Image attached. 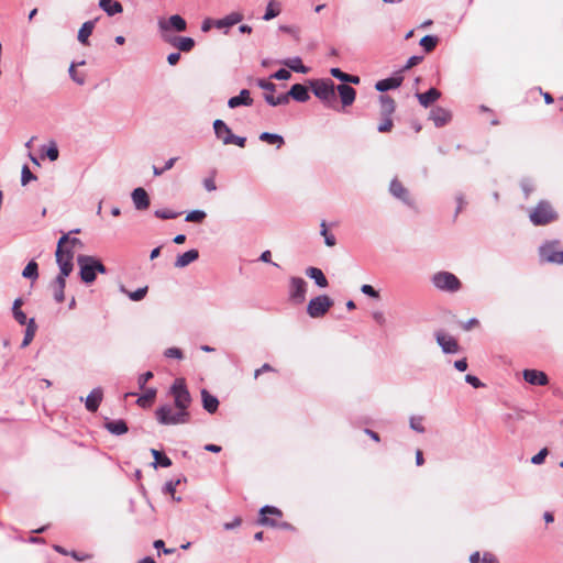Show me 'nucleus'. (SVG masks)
Returning a JSON list of instances; mask_svg holds the SVG:
<instances>
[{"instance_id": "5fc2aeb1", "label": "nucleus", "mask_w": 563, "mask_h": 563, "mask_svg": "<svg viewBox=\"0 0 563 563\" xmlns=\"http://www.w3.org/2000/svg\"><path fill=\"white\" fill-rule=\"evenodd\" d=\"M76 65L75 64H71L70 67H69V76L71 77V79L78 84V85H84L85 84V76L84 75H80L76 71L75 69Z\"/></svg>"}, {"instance_id": "2eb2a0df", "label": "nucleus", "mask_w": 563, "mask_h": 563, "mask_svg": "<svg viewBox=\"0 0 563 563\" xmlns=\"http://www.w3.org/2000/svg\"><path fill=\"white\" fill-rule=\"evenodd\" d=\"M429 118L430 120L433 121L437 128H441L451 121L452 114L449 110L441 107H437L430 111Z\"/></svg>"}, {"instance_id": "c9c22d12", "label": "nucleus", "mask_w": 563, "mask_h": 563, "mask_svg": "<svg viewBox=\"0 0 563 563\" xmlns=\"http://www.w3.org/2000/svg\"><path fill=\"white\" fill-rule=\"evenodd\" d=\"M260 140L268 144H274L278 148L285 143L284 137L276 133L263 132L260 134Z\"/></svg>"}, {"instance_id": "e433bc0d", "label": "nucleus", "mask_w": 563, "mask_h": 563, "mask_svg": "<svg viewBox=\"0 0 563 563\" xmlns=\"http://www.w3.org/2000/svg\"><path fill=\"white\" fill-rule=\"evenodd\" d=\"M548 384L549 378L544 372L530 369V385L545 386Z\"/></svg>"}, {"instance_id": "ea45409f", "label": "nucleus", "mask_w": 563, "mask_h": 563, "mask_svg": "<svg viewBox=\"0 0 563 563\" xmlns=\"http://www.w3.org/2000/svg\"><path fill=\"white\" fill-rule=\"evenodd\" d=\"M280 13L279 3L275 0H271L266 5L265 14L263 15V20L269 21L276 18Z\"/></svg>"}, {"instance_id": "4468645a", "label": "nucleus", "mask_w": 563, "mask_h": 563, "mask_svg": "<svg viewBox=\"0 0 563 563\" xmlns=\"http://www.w3.org/2000/svg\"><path fill=\"white\" fill-rule=\"evenodd\" d=\"M131 198L136 210L143 211L150 207L151 200L148 194L142 187L135 188L131 192Z\"/></svg>"}, {"instance_id": "e2e57ef3", "label": "nucleus", "mask_w": 563, "mask_h": 563, "mask_svg": "<svg viewBox=\"0 0 563 563\" xmlns=\"http://www.w3.org/2000/svg\"><path fill=\"white\" fill-rule=\"evenodd\" d=\"M203 184V187L207 191H214L217 190V185H216V181H214V176H210V177H207L203 179L202 181Z\"/></svg>"}, {"instance_id": "f257e3e1", "label": "nucleus", "mask_w": 563, "mask_h": 563, "mask_svg": "<svg viewBox=\"0 0 563 563\" xmlns=\"http://www.w3.org/2000/svg\"><path fill=\"white\" fill-rule=\"evenodd\" d=\"M169 394L174 398V406L165 404L155 411L158 423L163 426L184 424L189 422L190 413L188 408L191 404V396L184 378H176L169 388Z\"/></svg>"}, {"instance_id": "c03bdc74", "label": "nucleus", "mask_w": 563, "mask_h": 563, "mask_svg": "<svg viewBox=\"0 0 563 563\" xmlns=\"http://www.w3.org/2000/svg\"><path fill=\"white\" fill-rule=\"evenodd\" d=\"M155 396H156V390L154 388H151V389L146 390V393L144 395L139 397L137 404L141 407H146L154 401Z\"/></svg>"}, {"instance_id": "de8ad7c7", "label": "nucleus", "mask_w": 563, "mask_h": 563, "mask_svg": "<svg viewBox=\"0 0 563 563\" xmlns=\"http://www.w3.org/2000/svg\"><path fill=\"white\" fill-rule=\"evenodd\" d=\"M177 157H172L169 158L168 161H166L165 165L162 166V168L159 167H156V166H153V174L155 176H161L163 175L166 170H169L170 168H173V166L175 165V163L177 162Z\"/></svg>"}, {"instance_id": "3c124183", "label": "nucleus", "mask_w": 563, "mask_h": 563, "mask_svg": "<svg viewBox=\"0 0 563 563\" xmlns=\"http://www.w3.org/2000/svg\"><path fill=\"white\" fill-rule=\"evenodd\" d=\"M394 126V122L390 117H383V121L378 124L377 131L380 133L389 132Z\"/></svg>"}, {"instance_id": "f03ea898", "label": "nucleus", "mask_w": 563, "mask_h": 563, "mask_svg": "<svg viewBox=\"0 0 563 563\" xmlns=\"http://www.w3.org/2000/svg\"><path fill=\"white\" fill-rule=\"evenodd\" d=\"M77 263L79 266L80 278L85 284L93 283L96 280L97 273H107L106 266L95 256L79 255L77 257Z\"/></svg>"}, {"instance_id": "72a5a7b5", "label": "nucleus", "mask_w": 563, "mask_h": 563, "mask_svg": "<svg viewBox=\"0 0 563 563\" xmlns=\"http://www.w3.org/2000/svg\"><path fill=\"white\" fill-rule=\"evenodd\" d=\"M282 64L296 73L307 74L309 70L308 67L302 64L300 57L287 58L283 60Z\"/></svg>"}, {"instance_id": "a878e982", "label": "nucleus", "mask_w": 563, "mask_h": 563, "mask_svg": "<svg viewBox=\"0 0 563 563\" xmlns=\"http://www.w3.org/2000/svg\"><path fill=\"white\" fill-rule=\"evenodd\" d=\"M441 97V92L435 88H430L428 91L422 93H417V98L420 104L424 108H428L431 103L437 101Z\"/></svg>"}, {"instance_id": "b1692460", "label": "nucleus", "mask_w": 563, "mask_h": 563, "mask_svg": "<svg viewBox=\"0 0 563 563\" xmlns=\"http://www.w3.org/2000/svg\"><path fill=\"white\" fill-rule=\"evenodd\" d=\"M199 257V252L195 249L192 250H189L185 253H183L181 255L177 256L176 261H175V267L177 268H184L186 266H188L189 264H191L192 262H195L196 260H198Z\"/></svg>"}, {"instance_id": "4d7b16f0", "label": "nucleus", "mask_w": 563, "mask_h": 563, "mask_svg": "<svg viewBox=\"0 0 563 563\" xmlns=\"http://www.w3.org/2000/svg\"><path fill=\"white\" fill-rule=\"evenodd\" d=\"M245 143H246V139L244 136H238L234 134H233V137H231L230 140L229 139L224 140V145L235 144L239 147H244Z\"/></svg>"}, {"instance_id": "7c9ffc66", "label": "nucleus", "mask_w": 563, "mask_h": 563, "mask_svg": "<svg viewBox=\"0 0 563 563\" xmlns=\"http://www.w3.org/2000/svg\"><path fill=\"white\" fill-rule=\"evenodd\" d=\"M96 20H90L85 22L81 27L78 31V41L86 45L88 44V38L91 35L93 29H95Z\"/></svg>"}, {"instance_id": "09e8293b", "label": "nucleus", "mask_w": 563, "mask_h": 563, "mask_svg": "<svg viewBox=\"0 0 563 563\" xmlns=\"http://www.w3.org/2000/svg\"><path fill=\"white\" fill-rule=\"evenodd\" d=\"M36 176L30 170L27 165H24L21 170V184L27 185L31 180H35Z\"/></svg>"}, {"instance_id": "2f4dec72", "label": "nucleus", "mask_w": 563, "mask_h": 563, "mask_svg": "<svg viewBox=\"0 0 563 563\" xmlns=\"http://www.w3.org/2000/svg\"><path fill=\"white\" fill-rule=\"evenodd\" d=\"M380 113L383 117H390L395 111V101L389 96L383 95L379 97Z\"/></svg>"}, {"instance_id": "13d9d810", "label": "nucleus", "mask_w": 563, "mask_h": 563, "mask_svg": "<svg viewBox=\"0 0 563 563\" xmlns=\"http://www.w3.org/2000/svg\"><path fill=\"white\" fill-rule=\"evenodd\" d=\"M164 355L168 358H183V352L178 347H169L164 352Z\"/></svg>"}, {"instance_id": "f704fd0d", "label": "nucleus", "mask_w": 563, "mask_h": 563, "mask_svg": "<svg viewBox=\"0 0 563 563\" xmlns=\"http://www.w3.org/2000/svg\"><path fill=\"white\" fill-rule=\"evenodd\" d=\"M330 74L342 82L360 84V77L343 73L339 68H331Z\"/></svg>"}, {"instance_id": "49530a36", "label": "nucleus", "mask_w": 563, "mask_h": 563, "mask_svg": "<svg viewBox=\"0 0 563 563\" xmlns=\"http://www.w3.org/2000/svg\"><path fill=\"white\" fill-rule=\"evenodd\" d=\"M154 214L159 219L169 220L177 218L180 213L169 209H158L155 210Z\"/></svg>"}, {"instance_id": "603ef678", "label": "nucleus", "mask_w": 563, "mask_h": 563, "mask_svg": "<svg viewBox=\"0 0 563 563\" xmlns=\"http://www.w3.org/2000/svg\"><path fill=\"white\" fill-rule=\"evenodd\" d=\"M256 85L262 88L263 90H265V93H271L273 95V92L276 90V85L273 84L272 81H268L266 79H257L256 80Z\"/></svg>"}, {"instance_id": "bf43d9fd", "label": "nucleus", "mask_w": 563, "mask_h": 563, "mask_svg": "<svg viewBox=\"0 0 563 563\" xmlns=\"http://www.w3.org/2000/svg\"><path fill=\"white\" fill-rule=\"evenodd\" d=\"M361 291H362L364 295H366V296H368V297H371V298H375V299H377V298L379 297L378 291H377V290H375V289L373 288V286L367 285V284H365V285H363V286L361 287Z\"/></svg>"}, {"instance_id": "0e129e2a", "label": "nucleus", "mask_w": 563, "mask_h": 563, "mask_svg": "<svg viewBox=\"0 0 563 563\" xmlns=\"http://www.w3.org/2000/svg\"><path fill=\"white\" fill-rule=\"evenodd\" d=\"M465 382L470 385H472L474 388L483 387V383L474 375L467 374L465 376Z\"/></svg>"}, {"instance_id": "cd10ccee", "label": "nucleus", "mask_w": 563, "mask_h": 563, "mask_svg": "<svg viewBox=\"0 0 563 563\" xmlns=\"http://www.w3.org/2000/svg\"><path fill=\"white\" fill-rule=\"evenodd\" d=\"M202 406L209 413H214L219 407L217 397L209 394L206 389L201 390Z\"/></svg>"}, {"instance_id": "c85d7f7f", "label": "nucleus", "mask_w": 563, "mask_h": 563, "mask_svg": "<svg viewBox=\"0 0 563 563\" xmlns=\"http://www.w3.org/2000/svg\"><path fill=\"white\" fill-rule=\"evenodd\" d=\"M401 77H389L377 81L375 88L380 92H385L389 89L398 88L401 85Z\"/></svg>"}, {"instance_id": "f8f14e48", "label": "nucleus", "mask_w": 563, "mask_h": 563, "mask_svg": "<svg viewBox=\"0 0 563 563\" xmlns=\"http://www.w3.org/2000/svg\"><path fill=\"white\" fill-rule=\"evenodd\" d=\"M163 40L180 52H190L195 46L194 38L188 36L163 35Z\"/></svg>"}, {"instance_id": "412c9836", "label": "nucleus", "mask_w": 563, "mask_h": 563, "mask_svg": "<svg viewBox=\"0 0 563 563\" xmlns=\"http://www.w3.org/2000/svg\"><path fill=\"white\" fill-rule=\"evenodd\" d=\"M68 276H63V275H57L52 287H53V292H54V299L57 301V302H63L64 299H65V294H64V290H65V287H66V278Z\"/></svg>"}, {"instance_id": "79ce46f5", "label": "nucleus", "mask_w": 563, "mask_h": 563, "mask_svg": "<svg viewBox=\"0 0 563 563\" xmlns=\"http://www.w3.org/2000/svg\"><path fill=\"white\" fill-rule=\"evenodd\" d=\"M320 228V234L324 238L325 245L330 247L334 246L336 244V239L334 234L328 231L327 223L324 221L321 222Z\"/></svg>"}, {"instance_id": "864d4df0", "label": "nucleus", "mask_w": 563, "mask_h": 563, "mask_svg": "<svg viewBox=\"0 0 563 563\" xmlns=\"http://www.w3.org/2000/svg\"><path fill=\"white\" fill-rule=\"evenodd\" d=\"M179 483H180V481H179V479H177V481H175V482H174V481H169V482H167V483L164 485V492H165L166 494H169V495L173 497V499H175V500H177V501H179V500H180V497H176V496H175V492H176V487H177V485H178Z\"/></svg>"}, {"instance_id": "393cba45", "label": "nucleus", "mask_w": 563, "mask_h": 563, "mask_svg": "<svg viewBox=\"0 0 563 563\" xmlns=\"http://www.w3.org/2000/svg\"><path fill=\"white\" fill-rule=\"evenodd\" d=\"M213 129L216 136L222 141L224 144V140L233 137V133L231 129L227 125V123L220 119H217L213 122Z\"/></svg>"}, {"instance_id": "58836bf2", "label": "nucleus", "mask_w": 563, "mask_h": 563, "mask_svg": "<svg viewBox=\"0 0 563 563\" xmlns=\"http://www.w3.org/2000/svg\"><path fill=\"white\" fill-rule=\"evenodd\" d=\"M35 331H36L35 321H34V319H30L26 324V330H25L23 341L21 343V347H26L32 342V340L34 339V335H35Z\"/></svg>"}, {"instance_id": "7ed1b4c3", "label": "nucleus", "mask_w": 563, "mask_h": 563, "mask_svg": "<svg viewBox=\"0 0 563 563\" xmlns=\"http://www.w3.org/2000/svg\"><path fill=\"white\" fill-rule=\"evenodd\" d=\"M290 98L298 102H306L310 99V95L307 87L301 84L292 85L287 93L277 97L271 93H264L265 101L272 107L287 104Z\"/></svg>"}, {"instance_id": "9d476101", "label": "nucleus", "mask_w": 563, "mask_h": 563, "mask_svg": "<svg viewBox=\"0 0 563 563\" xmlns=\"http://www.w3.org/2000/svg\"><path fill=\"white\" fill-rule=\"evenodd\" d=\"M159 32L163 35H169L170 31L184 32L187 29L186 20L179 14L170 15L168 19H159L157 22Z\"/></svg>"}, {"instance_id": "c756f323", "label": "nucleus", "mask_w": 563, "mask_h": 563, "mask_svg": "<svg viewBox=\"0 0 563 563\" xmlns=\"http://www.w3.org/2000/svg\"><path fill=\"white\" fill-rule=\"evenodd\" d=\"M99 7L110 16H113L123 11V7L119 1L100 0Z\"/></svg>"}, {"instance_id": "4be33fe9", "label": "nucleus", "mask_w": 563, "mask_h": 563, "mask_svg": "<svg viewBox=\"0 0 563 563\" xmlns=\"http://www.w3.org/2000/svg\"><path fill=\"white\" fill-rule=\"evenodd\" d=\"M266 514L274 515L277 518H280L283 516L282 511L278 508H276V507H273V506H264V507H262V509H261L262 517L260 518V523L264 525V526H271V527H275L276 526V521H274V520L269 519L268 517H266Z\"/></svg>"}, {"instance_id": "338daca9", "label": "nucleus", "mask_w": 563, "mask_h": 563, "mask_svg": "<svg viewBox=\"0 0 563 563\" xmlns=\"http://www.w3.org/2000/svg\"><path fill=\"white\" fill-rule=\"evenodd\" d=\"M65 245H67L74 251L77 246L82 247V242L77 238H70L68 235V240L65 242Z\"/></svg>"}, {"instance_id": "6ab92c4d", "label": "nucleus", "mask_w": 563, "mask_h": 563, "mask_svg": "<svg viewBox=\"0 0 563 563\" xmlns=\"http://www.w3.org/2000/svg\"><path fill=\"white\" fill-rule=\"evenodd\" d=\"M243 20V14L240 12H231L222 19L216 20L213 25L217 29H229Z\"/></svg>"}, {"instance_id": "6e6d98bb", "label": "nucleus", "mask_w": 563, "mask_h": 563, "mask_svg": "<svg viewBox=\"0 0 563 563\" xmlns=\"http://www.w3.org/2000/svg\"><path fill=\"white\" fill-rule=\"evenodd\" d=\"M290 77H291L290 71L285 68H280L271 75V78L276 79V80H288Z\"/></svg>"}, {"instance_id": "37998d69", "label": "nucleus", "mask_w": 563, "mask_h": 563, "mask_svg": "<svg viewBox=\"0 0 563 563\" xmlns=\"http://www.w3.org/2000/svg\"><path fill=\"white\" fill-rule=\"evenodd\" d=\"M438 44V37L433 36V35H424L421 40H420V45L423 47V49L426 52H431L435 48Z\"/></svg>"}, {"instance_id": "774afa93", "label": "nucleus", "mask_w": 563, "mask_h": 563, "mask_svg": "<svg viewBox=\"0 0 563 563\" xmlns=\"http://www.w3.org/2000/svg\"><path fill=\"white\" fill-rule=\"evenodd\" d=\"M153 377L152 372H145L142 375H140L137 383L140 388H144L145 384Z\"/></svg>"}, {"instance_id": "a211bd4d", "label": "nucleus", "mask_w": 563, "mask_h": 563, "mask_svg": "<svg viewBox=\"0 0 563 563\" xmlns=\"http://www.w3.org/2000/svg\"><path fill=\"white\" fill-rule=\"evenodd\" d=\"M336 90L344 107H349L354 102L356 97V91L354 88L346 84H341L336 87Z\"/></svg>"}, {"instance_id": "f3484780", "label": "nucleus", "mask_w": 563, "mask_h": 563, "mask_svg": "<svg viewBox=\"0 0 563 563\" xmlns=\"http://www.w3.org/2000/svg\"><path fill=\"white\" fill-rule=\"evenodd\" d=\"M252 104L253 99L251 98V93L247 89H242L238 96L228 100V106L231 109L238 108L240 106L251 107Z\"/></svg>"}, {"instance_id": "ddd939ff", "label": "nucleus", "mask_w": 563, "mask_h": 563, "mask_svg": "<svg viewBox=\"0 0 563 563\" xmlns=\"http://www.w3.org/2000/svg\"><path fill=\"white\" fill-rule=\"evenodd\" d=\"M435 339L442 351L446 354L457 353L460 350L457 341L443 332H437Z\"/></svg>"}, {"instance_id": "9b49d317", "label": "nucleus", "mask_w": 563, "mask_h": 563, "mask_svg": "<svg viewBox=\"0 0 563 563\" xmlns=\"http://www.w3.org/2000/svg\"><path fill=\"white\" fill-rule=\"evenodd\" d=\"M539 253L542 262L563 264V251L558 250L556 243L543 245Z\"/></svg>"}, {"instance_id": "6e6552de", "label": "nucleus", "mask_w": 563, "mask_h": 563, "mask_svg": "<svg viewBox=\"0 0 563 563\" xmlns=\"http://www.w3.org/2000/svg\"><path fill=\"white\" fill-rule=\"evenodd\" d=\"M333 301L327 295H320L312 298L307 306V313L311 318L323 317L328 310L332 307Z\"/></svg>"}, {"instance_id": "bb28decb", "label": "nucleus", "mask_w": 563, "mask_h": 563, "mask_svg": "<svg viewBox=\"0 0 563 563\" xmlns=\"http://www.w3.org/2000/svg\"><path fill=\"white\" fill-rule=\"evenodd\" d=\"M306 275L309 278L313 279L316 285L319 286L320 288H325L329 285L328 279L325 278L323 272L320 268L308 267L306 269Z\"/></svg>"}, {"instance_id": "052dcab7", "label": "nucleus", "mask_w": 563, "mask_h": 563, "mask_svg": "<svg viewBox=\"0 0 563 563\" xmlns=\"http://www.w3.org/2000/svg\"><path fill=\"white\" fill-rule=\"evenodd\" d=\"M410 427L411 429H413L415 431L419 432V433H423L424 432V427L422 426V419L421 418H411L410 419Z\"/></svg>"}, {"instance_id": "dca6fc26", "label": "nucleus", "mask_w": 563, "mask_h": 563, "mask_svg": "<svg viewBox=\"0 0 563 563\" xmlns=\"http://www.w3.org/2000/svg\"><path fill=\"white\" fill-rule=\"evenodd\" d=\"M103 390L101 387L93 388L85 400L86 409L96 412L102 401Z\"/></svg>"}, {"instance_id": "5701e85b", "label": "nucleus", "mask_w": 563, "mask_h": 563, "mask_svg": "<svg viewBox=\"0 0 563 563\" xmlns=\"http://www.w3.org/2000/svg\"><path fill=\"white\" fill-rule=\"evenodd\" d=\"M104 428L114 435H122L128 432L129 428L124 420H108L104 423Z\"/></svg>"}, {"instance_id": "a18cd8bd", "label": "nucleus", "mask_w": 563, "mask_h": 563, "mask_svg": "<svg viewBox=\"0 0 563 563\" xmlns=\"http://www.w3.org/2000/svg\"><path fill=\"white\" fill-rule=\"evenodd\" d=\"M122 291L125 292L131 300L140 301V300H142L145 297V295L147 292V287L139 288V289H136L134 291H126L122 287Z\"/></svg>"}, {"instance_id": "8fccbe9b", "label": "nucleus", "mask_w": 563, "mask_h": 563, "mask_svg": "<svg viewBox=\"0 0 563 563\" xmlns=\"http://www.w3.org/2000/svg\"><path fill=\"white\" fill-rule=\"evenodd\" d=\"M206 218V212L202 210H192L186 216L188 222H201Z\"/></svg>"}, {"instance_id": "4c0bfd02", "label": "nucleus", "mask_w": 563, "mask_h": 563, "mask_svg": "<svg viewBox=\"0 0 563 563\" xmlns=\"http://www.w3.org/2000/svg\"><path fill=\"white\" fill-rule=\"evenodd\" d=\"M151 453L154 457V463H153L154 467H156L157 465H159L162 467H169L172 465V460L168 456H166L165 454H163L162 452H159L158 450L152 449Z\"/></svg>"}, {"instance_id": "39448f33", "label": "nucleus", "mask_w": 563, "mask_h": 563, "mask_svg": "<svg viewBox=\"0 0 563 563\" xmlns=\"http://www.w3.org/2000/svg\"><path fill=\"white\" fill-rule=\"evenodd\" d=\"M431 283L438 290L451 294L459 291L462 287L460 279L454 274L446 271L433 274Z\"/></svg>"}, {"instance_id": "20e7f679", "label": "nucleus", "mask_w": 563, "mask_h": 563, "mask_svg": "<svg viewBox=\"0 0 563 563\" xmlns=\"http://www.w3.org/2000/svg\"><path fill=\"white\" fill-rule=\"evenodd\" d=\"M68 240V234H64L57 242V249H56V263L59 267V275L63 276H69V274L73 272L74 264V251L65 245V242Z\"/></svg>"}, {"instance_id": "a19ab883", "label": "nucleus", "mask_w": 563, "mask_h": 563, "mask_svg": "<svg viewBox=\"0 0 563 563\" xmlns=\"http://www.w3.org/2000/svg\"><path fill=\"white\" fill-rule=\"evenodd\" d=\"M38 266L36 264V262L34 261H31L27 263V265L24 267L23 272H22V276L24 278H29V279H33L35 280L37 277H38Z\"/></svg>"}, {"instance_id": "69168bd1", "label": "nucleus", "mask_w": 563, "mask_h": 563, "mask_svg": "<svg viewBox=\"0 0 563 563\" xmlns=\"http://www.w3.org/2000/svg\"><path fill=\"white\" fill-rule=\"evenodd\" d=\"M548 455V449H543L541 450L538 454H536L534 456H532V459L530 460L533 464H541L545 456Z\"/></svg>"}, {"instance_id": "423d86ee", "label": "nucleus", "mask_w": 563, "mask_h": 563, "mask_svg": "<svg viewBox=\"0 0 563 563\" xmlns=\"http://www.w3.org/2000/svg\"><path fill=\"white\" fill-rule=\"evenodd\" d=\"M558 219V214L548 201L539 202L530 212V220L536 225H545Z\"/></svg>"}, {"instance_id": "aec40b11", "label": "nucleus", "mask_w": 563, "mask_h": 563, "mask_svg": "<svg viewBox=\"0 0 563 563\" xmlns=\"http://www.w3.org/2000/svg\"><path fill=\"white\" fill-rule=\"evenodd\" d=\"M390 194L396 197L397 199H400L405 203L410 205V198L408 190L402 186V184L397 180L393 179L389 186Z\"/></svg>"}, {"instance_id": "1a4fd4ad", "label": "nucleus", "mask_w": 563, "mask_h": 563, "mask_svg": "<svg viewBox=\"0 0 563 563\" xmlns=\"http://www.w3.org/2000/svg\"><path fill=\"white\" fill-rule=\"evenodd\" d=\"M308 284L302 277L289 278L288 298L290 301L300 305L306 300Z\"/></svg>"}, {"instance_id": "473e14b6", "label": "nucleus", "mask_w": 563, "mask_h": 563, "mask_svg": "<svg viewBox=\"0 0 563 563\" xmlns=\"http://www.w3.org/2000/svg\"><path fill=\"white\" fill-rule=\"evenodd\" d=\"M42 157H47L51 162H55L59 156V151L55 141H49L48 145L41 147Z\"/></svg>"}, {"instance_id": "0eeeda50", "label": "nucleus", "mask_w": 563, "mask_h": 563, "mask_svg": "<svg viewBox=\"0 0 563 563\" xmlns=\"http://www.w3.org/2000/svg\"><path fill=\"white\" fill-rule=\"evenodd\" d=\"M310 87L313 95L324 103L330 104L335 99L334 84L330 80H312Z\"/></svg>"}, {"instance_id": "680f3d73", "label": "nucleus", "mask_w": 563, "mask_h": 563, "mask_svg": "<svg viewBox=\"0 0 563 563\" xmlns=\"http://www.w3.org/2000/svg\"><path fill=\"white\" fill-rule=\"evenodd\" d=\"M12 313H13V317L14 319L21 324V325H24V324H27V319H26V316L25 313L21 310V309H15V310H12Z\"/></svg>"}]
</instances>
